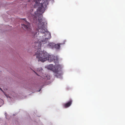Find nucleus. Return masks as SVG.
<instances>
[{
	"label": "nucleus",
	"mask_w": 125,
	"mask_h": 125,
	"mask_svg": "<svg viewBox=\"0 0 125 125\" xmlns=\"http://www.w3.org/2000/svg\"><path fill=\"white\" fill-rule=\"evenodd\" d=\"M22 19L24 20V24H22V28L28 32L29 35L32 37H34L33 39L34 41H35L34 43L36 47H37V50L36 51V52L35 53V55L36 56L37 58H38V61H41L42 62H44L47 60L50 59V55L45 52H42L41 47L42 45V42L45 43H46L48 39H49L51 38V33L49 32H47L46 36L47 37L45 38V39L42 40V37L39 35H37V32L36 31H40L41 33L44 34L45 31V23L44 22V21L41 19V21L40 23L38 19H36V21L38 20L39 21L38 24L37 30H35L31 31V24L27 21L26 18L23 19Z\"/></svg>",
	"instance_id": "f257e3e1"
},
{
	"label": "nucleus",
	"mask_w": 125,
	"mask_h": 125,
	"mask_svg": "<svg viewBox=\"0 0 125 125\" xmlns=\"http://www.w3.org/2000/svg\"><path fill=\"white\" fill-rule=\"evenodd\" d=\"M48 0H35V6H39L37 11L35 13L36 15L34 18L38 19L40 23H41V19L43 18L42 13L45 10L47 5L48 4Z\"/></svg>",
	"instance_id": "f03ea898"
},
{
	"label": "nucleus",
	"mask_w": 125,
	"mask_h": 125,
	"mask_svg": "<svg viewBox=\"0 0 125 125\" xmlns=\"http://www.w3.org/2000/svg\"><path fill=\"white\" fill-rule=\"evenodd\" d=\"M48 68L49 69L52 70L54 73L57 74V76L60 75L62 74L61 67L60 65H56L54 67L53 65L50 64L48 66Z\"/></svg>",
	"instance_id": "7ed1b4c3"
},
{
	"label": "nucleus",
	"mask_w": 125,
	"mask_h": 125,
	"mask_svg": "<svg viewBox=\"0 0 125 125\" xmlns=\"http://www.w3.org/2000/svg\"><path fill=\"white\" fill-rule=\"evenodd\" d=\"M72 100H70L67 103L63 104V106L65 108L71 106L72 104Z\"/></svg>",
	"instance_id": "20e7f679"
},
{
	"label": "nucleus",
	"mask_w": 125,
	"mask_h": 125,
	"mask_svg": "<svg viewBox=\"0 0 125 125\" xmlns=\"http://www.w3.org/2000/svg\"><path fill=\"white\" fill-rule=\"evenodd\" d=\"M55 45V43H49L48 45V46L51 48H53L54 47V46Z\"/></svg>",
	"instance_id": "39448f33"
},
{
	"label": "nucleus",
	"mask_w": 125,
	"mask_h": 125,
	"mask_svg": "<svg viewBox=\"0 0 125 125\" xmlns=\"http://www.w3.org/2000/svg\"><path fill=\"white\" fill-rule=\"evenodd\" d=\"M60 47V44L59 43L57 44H55L54 46V48H55L57 49H59Z\"/></svg>",
	"instance_id": "423d86ee"
},
{
	"label": "nucleus",
	"mask_w": 125,
	"mask_h": 125,
	"mask_svg": "<svg viewBox=\"0 0 125 125\" xmlns=\"http://www.w3.org/2000/svg\"><path fill=\"white\" fill-rule=\"evenodd\" d=\"M50 76L48 75H46L45 77H42L44 79H45L46 80H48L50 79Z\"/></svg>",
	"instance_id": "0eeeda50"
},
{
	"label": "nucleus",
	"mask_w": 125,
	"mask_h": 125,
	"mask_svg": "<svg viewBox=\"0 0 125 125\" xmlns=\"http://www.w3.org/2000/svg\"><path fill=\"white\" fill-rule=\"evenodd\" d=\"M42 70V68H40L39 69V71L40 72Z\"/></svg>",
	"instance_id": "6e6552de"
},
{
	"label": "nucleus",
	"mask_w": 125,
	"mask_h": 125,
	"mask_svg": "<svg viewBox=\"0 0 125 125\" xmlns=\"http://www.w3.org/2000/svg\"><path fill=\"white\" fill-rule=\"evenodd\" d=\"M0 89L2 91V89L0 87Z\"/></svg>",
	"instance_id": "1a4fd4ad"
},
{
	"label": "nucleus",
	"mask_w": 125,
	"mask_h": 125,
	"mask_svg": "<svg viewBox=\"0 0 125 125\" xmlns=\"http://www.w3.org/2000/svg\"><path fill=\"white\" fill-rule=\"evenodd\" d=\"M37 69V71H38V69Z\"/></svg>",
	"instance_id": "9d476101"
},
{
	"label": "nucleus",
	"mask_w": 125,
	"mask_h": 125,
	"mask_svg": "<svg viewBox=\"0 0 125 125\" xmlns=\"http://www.w3.org/2000/svg\"><path fill=\"white\" fill-rule=\"evenodd\" d=\"M36 74H37L38 75H38V74H37V73H36Z\"/></svg>",
	"instance_id": "9b49d317"
},
{
	"label": "nucleus",
	"mask_w": 125,
	"mask_h": 125,
	"mask_svg": "<svg viewBox=\"0 0 125 125\" xmlns=\"http://www.w3.org/2000/svg\"><path fill=\"white\" fill-rule=\"evenodd\" d=\"M38 34H39V32H38Z\"/></svg>",
	"instance_id": "f8f14e48"
},
{
	"label": "nucleus",
	"mask_w": 125,
	"mask_h": 125,
	"mask_svg": "<svg viewBox=\"0 0 125 125\" xmlns=\"http://www.w3.org/2000/svg\"><path fill=\"white\" fill-rule=\"evenodd\" d=\"M1 106V105L0 106V107Z\"/></svg>",
	"instance_id": "ddd939ff"
}]
</instances>
